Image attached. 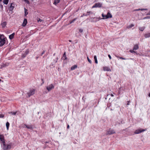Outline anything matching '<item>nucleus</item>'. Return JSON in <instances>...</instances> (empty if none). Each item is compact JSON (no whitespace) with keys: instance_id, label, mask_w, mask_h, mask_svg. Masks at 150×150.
<instances>
[{"instance_id":"obj_1","label":"nucleus","mask_w":150,"mask_h":150,"mask_svg":"<svg viewBox=\"0 0 150 150\" xmlns=\"http://www.w3.org/2000/svg\"><path fill=\"white\" fill-rule=\"evenodd\" d=\"M6 42L5 38L3 35L0 34V46H3Z\"/></svg>"},{"instance_id":"obj_2","label":"nucleus","mask_w":150,"mask_h":150,"mask_svg":"<svg viewBox=\"0 0 150 150\" xmlns=\"http://www.w3.org/2000/svg\"><path fill=\"white\" fill-rule=\"evenodd\" d=\"M35 90L34 89H31L30 90L29 92H28L27 94L28 95V97H30L31 96L33 95L34 94Z\"/></svg>"},{"instance_id":"obj_3","label":"nucleus","mask_w":150,"mask_h":150,"mask_svg":"<svg viewBox=\"0 0 150 150\" xmlns=\"http://www.w3.org/2000/svg\"><path fill=\"white\" fill-rule=\"evenodd\" d=\"M13 145V143L12 142L10 143L9 144L6 145V147L4 148V150H10L11 146Z\"/></svg>"},{"instance_id":"obj_4","label":"nucleus","mask_w":150,"mask_h":150,"mask_svg":"<svg viewBox=\"0 0 150 150\" xmlns=\"http://www.w3.org/2000/svg\"><path fill=\"white\" fill-rule=\"evenodd\" d=\"M145 130H146L144 129H138L135 131L134 132V133L135 134H139L145 131Z\"/></svg>"},{"instance_id":"obj_5","label":"nucleus","mask_w":150,"mask_h":150,"mask_svg":"<svg viewBox=\"0 0 150 150\" xmlns=\"http://www.w3.org/2000/svg\"><path fill=\"white\" fill-rule=\"evenodd\" d=\"M115 133V132L114 130L111 129H110L107 132L106 134L107 135H111Z\"/></svg>"},{"instance_id":"obj_6","label":"nucleus","mask_w":150,"mask_h":150,"mask_svg":"<svg viewBox=\"0 0 150 150\" xmlns=\"http://www.w3.org/2000/svg\"><path fill=\"white\" fill-rule=\"evenodd\" d=\"M54 88V86L52 84H50L47 87V89L48 91H50L52 89H53Z\"/></svg>"},{"instance_id":"obj_7","label":"nucleus","mask_w":150,"mask_h":150,"mask_svg":"<svg viewBox=\"0 0 150 150\" xmlns=\"http://www.w3.org/2000/svg\"><path fill=\"white\" fill-rule=\"evenodd\" d=\"M102 6V4L99 3H96L93 6L92 8L96 7H101Z\"/></svg>"},{"instance_id":"obj_8","label":"nucleus","mask_w":150,"mask_h":150,"mask_svg":"<svg viewBox=\"0 0 150 150\" xmlns=\"http://www.w3.org/2000/svg\"><path fill=\"white\" fill-rule=\"evenodd\" d=\"M0 140L2 142L5 141L4 136L3 134H0Z\"/></svg>"},{"instance_id":"obj_9","label":"nucleus","mask_w":150,"mask_h":150,"mask_svg":"<svg viewBox=\"0 0 150 150\" xmlns=\"http://www.w3.org/2000/svg\"><path fill=\"white\" fill-rule=\"evenodd\" d=\"M27 23V20L26 18H24L23 22L22 24V25L23 27H25Z\"/></svg>"},{"instance_id":"obj_10","label":"nucleus","mask_w":150,"mask_h":150,"mask_svg":"<svg viewBox=\"0 0 150 150\" xmlns=\"http://www.w3.org/2000/svg\"><path fill=\"white\" fill-rule=\"evenodd\" d=\"M14 6H15V4H14V3H11V5L10 6V10H13L14 7Z\"/></svg>"},{"instance_id":"obj_11","label":"nucleus","mask_w":150,"mask_h":150,"mask_svg":"<svg viewBox=\"0 0 150 150\" xmlns=\"http://www.w3.org/2000/svg\"><path fill=\"white\" fill-rule=\"evenodd\" d=\"M103 69L104 71H111V70L108 67H103Z\"/></svg>"},{"instance_id":"obj_12","label":"nucleus","mask_w":150,"mask_h":150,"mask_svg":"<svg viewBox=\"0 0 150 150\" xmlns=\"http://www.w3.org/2000/svg\"><path fill=\"white\" fill-rule=\"evenodd\" d=\"M107 18H111L112 17V16L111 14L110 13V12H108L107 14Z\"/></svg>"},{"instance_id":"obj_13","label":"nucleus","mask_w":150,"mask_h":150,"mask_svg":"<svg viewBox=\"0 0 150 150\" xmlns=\"http://www.w3.org/2000/svg\"><path fill=\"white\" fill-rule=\"evenodd\" d=\"M24 125L28 129H33L32 125H28L26 124H24Z\"/></svg>"},{"instance_id":"obj_14","label":"nucleus","mask_w":150,"mask_h":150,"mask_svg":"<svg viewBox=\"0 0 150 150\" xmlns=\"http://www.w3.org/2000/svg\"><path fill=\"white\" fill-rule=\"evenodd\" d=\"M67 59V57H66V52H64V54H63V57L61 59L64 60L66 59Z\"/></svg>"},{"instance_id":"obj_15","label":"nucleus","mask_w":150,"mask_h":150,"mask_svg":"<svg viewBox=\"0 0 150 150\" xmlns=\"http://www.w3.org/2000/svg\"><path fill=\"white\" fill-rule=\"evenodd\" d=\"M15 35V33H12V34L10 35L9 36V38L10 40L12 39L14 37V36Z\"/></svg>"},{"instance_id":"obj_16","label":"nucleus","mask_w":150,"mask_h":150,"mask_svg":"<svg viewBox=\"0 0 150 150\" xmlns=\"http://www.w3.org/2000/svg\"><path fill=\"white\" fill-rule=\"evenodd\" d=\"M139 48L138 45L137 44L135 45H134V47L133 48V50H137Z\"/></svg>"},{"instance_id":"obj_17","label":"nucleus","mask_w":150,"mask_h":150,"mask_svg":"<svg viewBox=\"0 0 150 150\" xmlns=\"http://www.w3.org/2000/svg\"><path fill=\"white\" fill-rule=\"evenodd\" d=\"M77 67V66L76 65H75L73 66H72L71 68V70H74Z\"/></svg>"},{"instance_id":"obj_18","label":"nucleus","mask_w":150,"mask_h":150,"mask_svg":"<svg viewBox=\"0 0 150 150\" xmlns=\"http://www.w3.org/2000/svg\"><path fill=\"white\" fill-rule=\"evenodd\" d=\"M60 0H55L54 1L53 4L54 5H57V4L59 3Z\"/></svg>"},{"instance_id":"obj_19","label":"nucleus","mask_w":150,"mask_h":150,"mask_svg":"<svg viewBox=\"0 0 150 150\" xmlns=\"http://www.w3.org/2000/svg\"><path fill=\"white\" fill-rule=\"evenodd\" d=\"M144 36L146 38L150 37V33L145 34Z\"/></svg>"},{"instance_id":"obj_20","label":"nucleus","mask_w":150,"mask_h":150,"mask_svg":"<svg viewBox=\"0 0 150 150\" xmlns=\"http://www.w3.org/2000/svg\"><path fill=\"white\" fill-rule=\"evenodd\" d=\"M147 9L146 8H139L138 9H136L135 10L136 11H142L143 10H147Z\"/></svg>"},{"instance_id":"obj_21","label":"nucleus","mask_w":150,"mask_h":150,"mask_svg":"<svg viewBox=\"0 0 150 150\" xmlns=\"http://www.w3.org/2000/svg\"><path fill=\"white\" fill-rule=\"evenodd\" d=\"M2 142L3 144V149L4 150V148L5 147H6V145L5 144V141H4V142Z\"/></svg>"},{"instance_id":"obj_22","label":"nucleus","mask_w":150,"mask_h":150,"mask_svg":"<svg viewBox=\"0 0 150 150\" xmlns=\"http://www.w3.org/2000/svg\"><path fill=\"white\" fill-rule=\"evenodd\" d=\"M9 123L8 122H7L6 124V126L7 128V130L8 129L9 127Z\"/></svg>"},{"instance_id":"obj_23","label":"nucleus","mask_w":150,"mask_h":150,"mask_svg":"<svg viewBox=\"0 0 150 150\" xmlns=\"http://www.w3.org/2000/svg\"><path fill=\"white\" fill-rule=\"evenodd\" d=\"M8 1L9 0H4L3 2L4 4L6 5L8 4Z\"/></svg>"},{"instance_id":"obj_24","label":"nucleus","mask_w":150,"mask_h":150,"mask_svg":"<svg viewBox=\"0 0 150 150\" xmlns=\"http://www.w3.org/2000/svg\"><path fill=\"white\" fill-rule=\"evenodd\" d=\"M24 10H25V16L28 14V12H27L28 10L27 9H26L25 8H24Z\"/></svg>"},{"instance_id":"obj_25","label":"nucleus","mask_w":150,"mask_h":150,"mask_svg":"<svg viewBox=\"0 0 150 150\" xmlns=\"http://www.w3.org/2000/svg\"><path fill=\"white\" fill-rule=\"evenodd\" d=\"M116 57L117 58H119L120 59H123V60L129 59H126V58H124L122 57H119V56H116Z\"/></svg>"},{"instance_id":"obj_26","label":"nucleus","mask_w":150,"mask_h":150,"mask_svg":"<svg viewBox=\"0 0 150 150\" xmlns=\"http://www.w3.org/2000/svg\"><path fill=\"white\" fill-rule=\"evenodd\" d=\"M102 17L103 18V19H104L105 18L107 19V17H106L107 16L106 15H105L103 13H102Z\"/></svg>"},{"instance_id":"obj_27","label":"nucleus","mask_w":150,"mask_h":150,"mask_svg":"<svg viewBox=\"0 0 150 150\" xmlns=\"http://www.w3.org/2000/svg\"><path fill=\"white\" fill-rule=\"evenodd\" d=\"M8 64H9L7 63V64H4L2 65L1 67H6L8 66Z\"/></svg>"},{"instance_id":"obj_28","label":"nucleus","mask_w":150,"mask_h":150,"mask_svg":"<svg viewBox=\"0 0 150 150\" xmlns=\"http://www.w3.org/2000/svg\"><path fill=\"white\" fill-rule=\"evenodd\" d=\"M134 26V25L132 24H130V25H129L127 27V28H132V27H133Z\"/></svg>"},{"instance_id":"obj_29","label":"nucleus","mask_w":150,"mask_h":150,"mask_svg":"<svg viewBox=\"0 0 150 150\" xmlns=\"http://www.w3.org/2000/svg\"><path fill=\"white\" fill-rule=\"evenodd\" d=\"M145 29V27H140L139 28V29L141 31H143Z\"/></svg>"},{"instance_id":"obj_30","label":"nucleus","mask_w":150,"mask_h":150,"mask_svg":"<svg viewBox=\"0 0 150 150\" xmlns=\"http://www.w3.org/2000/svg\"><path fill=\"white\" fill-rule=\"evenodd\" d=\"M26 55H27L26 54H25V53L22 54V56H21V57L23 58L24 57H25Z\"/></svg>"},{"instance_id":"obj_31","label":"nucleus","mask_w":150,"mask_h":150,"mask_svg":"<svg viewBox=\"0 0 150 150\" xmlns=\"http://www.w3.org/2000/svg\"><path fill=\"white\" fill-rule=\"evenodd\" d=\"M76 20V18H75L73 19L72 21H70L69 24H71V23H73Z\"/></svg>"},{"instance_id":"obj_32","label":"nucleus","mask_w":150,"mask_h":150,"mask_svg":"<svg viewBox=\"0 0 150 150\" xmlns=\"http://www.w3.org/2000/svg\"><path fill=\"white\" fill-rule=\"evenodd\" d=\"M37 21H38V22H43V20L42 19H40V18L37 19Z\"/></svg>"},{"instance_id":"obj_33","label":"nucleus","mask_w":150,"mask_h":150,"mask_svg":"<svg viewBox=\"0 0 150 150\" xmlns=\"http://www.w3.org/2000/svg\"><path fill=\"white\" fill-rule=\"evenodd\" d=\"M87 59H88L89 62V63H90V64H91V63H92L91 61L89 59V58L88 57H87Z\"/></svg>"},{"instance_id":"obj_34","label":"nucleus","mask_w":150,"mask_h":150,"mask_svg":"<svg viewBox=\"0 0 150 150\" xmlns=\"http://www.w3.org/2000/svg\"><path fill=\"white\" fill-rule=\"evenodd\" d=\"M29 53V51L28 50H27L25 51L24 53H25V54L27 55Z\"/></svg>"},{"instance_id":"obj_35","label":"nucleus","mask_w":150,"mask_h":150,"mask_svg":"<svg viewBox=\"0 0 150 150\" xmlns=\"http://www.w3.org/2000/svg\"><path fill=\"white\" fill-rule=\"evenodd\" d=\"M9 113H11V114L12 115H15L16 113V112H9Z\"/></svg>"},{"instance_id":"obj_36","label":"nucleus","mask_w":150,"mask_h":150,"mask_svg":"<svg viewBox=\"0 0 150 150\" xmlns=\"http://www.w3.org/2000/svg\"><path fill=\"white\" fill-rule=\"evenodd\" d=\"M88 15H89V14L87 15L85 13H83V15L81 16V17H83V16H88Z\"/></svg>"},{"instance_id":"obj_37","label":"nucleus","mask_w":150,"mask_h":150,"mask_svg":"<svg viewBox=\"0 0 150 150\" xmlns=\"http://www.w3.org/2000/svg\"><path fill=\"white\" fill-rule=\"evenodd\" d=\"M144 19H150V16H147L145 17Z\"/></svg>"},{"instance_id":"obj_38","label":"nucleus","mask_w":150,"mask_h":150,"mask_svg":"<svg viewBox=\"0 0 150 150\" xmlns=\"http://www.w3.org/2000/svg\"><path fill=\"white\" fill-rule=\"evenodd\" d=\"M83 30L82 29H80L79 30V31L80 33H82L83 32Z\"/></svg>"},{"instance_id":"obj_39","label":"nucleus","mask_w":150,"mask_h":150,"mask_svg":"<svg viewBox=\"0 0 150 150\" xmlns=\"http://www.w3.org/2000/svg\"><path fill=\"white\" fill-rule=\"evenodd\" d=\"M2 25L3 26H4L6 25V23L5 22H4L2 24Z\"/></svg>"},{"instance_id":"obj_40","label":"nucleus","mask_w":150,"mask_h":150,"mask_svg":"<svg viewBox=\"0 0 150 150\" xmlns=\"http://www.w3.org/2000/svg\"><path fill=\"white\" fill-rule=\"evenodd\" d=\"M4 115L3 114H0V118H3L4 117Z\"/></svg>"},{"instance_id":"obj_41","label":"nucleus","mask_w":150,"mask_h":150,"mask_svg":"<svg viewBox=\"0 0 150 150\" xmlns=\"http://www.w3.org/2000/svg\"><path fill=\"white\" fill-rule=\"evenodd\" d=\"M0 8L2 9H3V6L2 5L0 4Z\"/></svg>"},{"instance_id":"obj_42","label":"nucleus","mask_w":150,"mask_h":150,"mask_svg":"<svg viewBox=\"0 0 150 150\" xmlns=\"http://www.w3.org/2000/svg\"><path fill=\"white\" fill-rule=\"evenodd\" d=\"M133 50H130V52L132 53H134H134H136V52L134 51Z\"/></svg>"},{"instance_id":"obj_43","label":"nucleus","mask_w":150,"mask_h":150,"mask_svg":"<svg viewBox=\"0 0 150 150\" xmlns=\"http://www.w3.org/2000/svg\"><path fill=\"white\" fill-rule=\"evenodd\" d=\"M94 58L95 60H97V57L96 55H95L94 57Z\"/></svg>"},{"instance_id":"obj_44","label":"nucleus","mask_w":150,"mask_h":150,"mask_svg":"<svg viewBox=\"0 0 150 150\" xmlns=\"http://www.w3.org/2000/svg\"><path fill=\"white\" fill-rule=\"evenodd\" d=\"M58 60V57H57L55 59V63L57 62Z\"/></svg>"},{"instance_id":"obj_45","label":"nucleus","mask_w":150,"mask_h":150,"mask_svg":"<svg viewBox=\"0 0 150 150\" xmlns=\"http://www.w3.org/2000/svg\"><path fill=\"white\" fill-rule=\"evenodd\" d=\"M92 12L91 11H88L87 12V15H88V14H89V13H91Z\"/></svg>"},{"instance_id":"obj_46","label":"nucleus","mask_w":150,"mask_h":150,"mask_svg":"<svg viewBox=\"0 0 150 150\" xmlns=\"http://www.w3.org/2000/svg\"><path fill=\"white\" fill-rule=\"evenodd\" d=\"M130 102V101H127V105H129V103Z\"/></svg>"},{"instance_id":"obj_47","label":"nucleus","mask_w":150,"mask_h":150,"mask_svg":"<svg viewBox=\"0 0 150 150\" xmlns=\"http://www.w3.org/2000/svg\"><path fill=\"white\" fill-rule=\"evenodd\" d=\"M108 56L109 58V59H111V57L110 54L108 55Z\"/></svg>"},{"instance_id":"obj_48","label":"nucleus","mask_w":150,"mask_h":150,"mask_svg":"<svg viewBox=\"0 0 150 150\" xmlns=\"http://www.w3.org/2000/svg\"><path fill=\"white\" fill-rule=\"evenodd\" d=\"M25 1H26L28 4L29 3V1L28 0H24Z\"/></svg>"},{"instance_id":"obj_49","label":"nucleus","mask_w":150,"mask_h":150,"mask_svg":"<svg viewBox=\"0 0 150 150\" xmlns=\"http://www.w3.org/2000/svg\"><path fill=\"white\" fill-rule=\"evenodd\" d=\"M45 53V51H43V52L41 54V55H42L44 54Z\"/></svg>"},{"instance_id":"obj_50","label":"nucleus","mask_w":150,"mask_h":150,"mask_svg":"<svg viewBox=\"0 0 150 150\" xmlns=\"http://www.w3.org/2000/svg\"><path fill=\"white\" fill-rule=\"evenodd\" d=\"M69 128V125H68L67 127V128L68 129Z\"/></svg>"},{"instance_id":"obj_51","label":"nucleus","mask_w":150,"mask_h":150,"mask_svg":"<svg viewBox=\"0 0 150 150\" xmlns=\"http://www.w3.org/2000/svg\"><path fill=\"white\" fill-rule=\"evenodd\" d=\"M95 63L96 64H97L98 63V61H97V60H95Z\"/></svg>"},{"instance_id":"obj_52","label":"nucleus","mask_w":150,"mask_h":150,"mask_svg":"<svg viewBox=\"0 0 150 150\" xmlns=\"http://www.w3.org/2000/svg\"><path fill=\"white\" fill-rule=\"evenodd\" d=\"M41 80H42V83H44V80H43V79H42Z\"/></svg>"},{"instance_id":"obj_53","label":"nucleus","mask_w":150,"mask_h":150,"mask_svg":"<svg viewBox=\"0 0 150 150\" xmlns=\"http://www.w3.org/2000/svg\"><path fill=\"white\" fill-rule=\"evenodd\" d=\"M147 15H150V11H149Z\"/></svg>"},{"instance_id":"obj_54","label":"nucleus","mask_w":150,"mask_h":150,"mask_svg":"<svg viewBox=\"0 0 150 150\" xmlns=\"http://www.w3.org/2000/svg\"><path fill=\"white\" fill-rule=\"evenodd\" d=\"M111 96H112V97H113L114 96V95L113 94H111Z\"/></svg>"},{"instance_id":"obj_55","label":"nucleus","mask_w":150,"mask_h":150,"mask_svg":"<svg viewBox=\"0 0 150 150\" xmlns=\"http://www.w3.org/2000/svg\"><path fill=\"white\" fill-rule=\"evenodd\" d=\"M38 58V57H36V59H37Z\"/></svg>"},{"instance_id":"obj_56","label":"nucleus","mask_w":150,"mask_h":150,"mask_svg":"<svg viewBox=\"0 0 150 150\" xmlns=\"http://www.w3.org/2000/svg\"><path fill=\"white\" fill-rule=\"evenodd\" d=\"M149 97H150V93H149Z\"/></svg>"},{"instance_id":"obj_57","label":"nucleus","mask_w":150,"mask_h":150,"mask_svg":"<svg viewBox=\"0 0 150 150\" xmlns=\"http://www.w3.org/2000/svg\"><path fill=\"white\" fill-rule=\"evenodd\" d=\"M69 41L70 42H71V40H69Z\"/></svg>"},{"instance_id":"obj_58","label":"nucleus","mask_w":150,"mask_h":150,"mask_svg":"<svg viewBox=\"0 0 150 150\" xmlns=\"http://www.w3.org/2000/svg\"><path fill=\"white\" fill-rule=\"evenodd\" d=\"M118 94H120V92H118Z\"/></svg>"},{"instance_id":"obj_59","label":"nucleus","mask_w":150,"mask_h":150,"mask_svg":"<svg viewBox=\"0 0 150 150\" xmlns=\"http://www.w3.org/2000/svg\"><path fill=\"white\" fill-rule=\"evenodd\" d=\"M45 143H48V142H45Z\"/></svg>"},{"instance_id":"obj_60","label":"nucleus","mask_w":150,"mask_h":150,"mask_svg":"<svg viewBox=\"0 0 150 150\" xmlns=\"http://www.w3.org/2000/svg\"><path fill=\"white\" fill-rule=\"evenodd\" d=\"M55 55V53H54V54H53V56H54Z\"/></svg>"},{"instance_id":"obj_61","label":"nucleus","mask_w":150,"mask_h":150,"mask_svg":"<svg viewBox=\"0 0 150 150\" xmlns=\"http://www.w3.org/2000/svg\"><path fill=\"white\" fill-rule=\"evenodd\" d=\"M130 59H133L132 58H130Z\"/></svg>"},{"instance_id":"obj_62","label":"nucleus","mask_w":150,"mask_h":150,"mask_svg":"<svg viewBox=\"0 0 150 150\" xmlns=\"http://www.w3.org/2000/svg\"><path fill=\"white\" fill-rule=\"evenodd\" d=\"M2 1V0H0V2L1 1Z\"/></svg>"},{"instance_id":"obj_63","label":"nucleus","mask_w":150,"mask_h":150,"mask_svg":"<svg viewBox=\"0 0 150 150\" xmlns=\"http://www.w3.org/2000/svg\"><path fill=\"white\" fill-rule=\"evenodd\" d=\"M34 0H32V1H33Z\"/></svg>"}]
</instances>
